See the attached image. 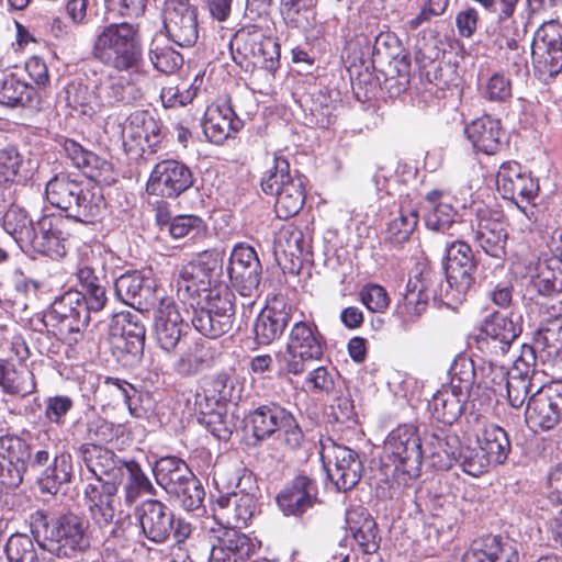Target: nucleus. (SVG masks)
I'll list each match as a JSON object with an SVG mask.
<instances>
[{
	"instance_id": "nucleus-1",
	"label": "nucleus",
	"mask_w": 562,
	"mask_h": 562,
	"mask_svg": "<svg viewBox=\"0 0 562 562\" xmlns=\"http://www.w3.org/2000/svg\"><path fill=\"white\" fill-rule=\"evenodd\" d=\"M475 270L476 262L471 247L460 240L451 243L446 248L445 294L438 291V274L429 270L420 271L408 279L403 299L396 306V315L403 324L408 325L426 311L431 299L447 301V304L461 303L474 289Z\"/></svg>"
},
{
	"instance_id": "nucleus-2",
	"label": "nucleus",
	"mask_w": 562,
	"mask_h": 562,
	"mask_svg": "<svg viewBox=\"0 0 562 562\" xmlns=\"http://www.w3.org/2000/svg\"><path fill=\"white\" fill-rule=\"evenodd\" d=\"M2 225L24 251L34 250L52 258L66 255L67 220L61 214H45L34 224L23 209L12 206L5 212Z\"/></svg>"
},
{
	"instance_id": "nucleus-3",
	"label": "nucleus",
	"mask_w": 562,
	"mask_h": 562,
	"mask_svg": "<svg viewBox=\"0 0 562 562\" xmlns=\"http://www.w3.org/2000/svg\"><path fill=\"white\" fill-rule=\"evenodd\" d=\"M45 194L53 206L67 213L64 217L67 221L90 223L104 207V198L98 186L81 182L68 173L53 177L46 184Z\"/></svg>"
},
{
	"instance_id": "nucleus-4",
	"label": "nucleus",
	"mask_w": 562,
	"mask_h": 562,
	"mask_svg": "<svg viewBox=\"0 0 562 562\" xmlns=\"http://www.w3.org/2000/svg\"><path fill=\"white\" fill-rule=\"evenodd\" d=\"M92 54L99 61L119 71H139L143 47L138 29L127 22L102 27L94 38Z\"/></svg>"
},
{
	"instance_id": "nucleus-5",
	"label": "nucleus",
	"mask_w": 562,
	"mask_h": 562,
	"mask_svg": "<svg viewBox=\"0 0 562 562\" xmlns=\"http://www.w3.org/2000/svg\"><path fill=\"white\" fill-rule=\"evenodd\" d=\"M33 533L41 537L40 546L49 553L61 558L70 557L89 547L88 524L77 515L67 514L47 521L42 512L33 517Z\"/></svg>"
},
{
	"instance_id": "nucleus-6",
	"label": "nucleus",
	"mask_w": 562,
	"mask_h": 562,
	"mask_svg": "<svg viewBox=\"0 0 562 562\" xmlns=\"http://www.w3.org/2000/svg\"><path fill=\"white\" fill-rule=\"evenodd\" d=\"M383 454L386 464L393 465L398 483L408 484L418 477L424 454L418 429L407 424L393 429L384 440Z\"/></svg>"
},
{
	"instance_id": "nucleus-7",
	"label": "nucleus",
	"mask_w": 562,
	"mask_h": 562,
	"mask_svg": "<svg viewBox=\"0 0 562 562\" xmlns=\"http://www.w3.org/2000/svg\"><path fill=\"white\" fill-rule=\"evenodd\" d=\"M261 188L266 194L276 195V214L286 220L296 215L305 202L304 178L291 172L288 160L274 157L273 166L263 175Z\"/></svg>"
},
{
	"instance_id": "nucleus-8",
	"label": "nucleus",
	"mask_w": 562,
	"mask_h": 562,
	"mask_svg": "<svg viewBox=\"0 0 562 562\" xmlns=\"http://www.w3.org/2000/svg\"><path fill=\"white\" fill-rule=\"evenodd\" d=\"M153 472L157 484L183 509L191 512L202 505L203 486L184 461L176 457L161 458L156 461Z\"/></svg>"
},
{
	"instance_id": "nucleus-9",
	"label": "nucleus",
	"mask_w": 562,
	"mask_h": 562,
	"mask_svg": "<svg viewBox=\"0 0 562 562\" xmlns=\"http://www.w3.org/2000/svg\"><path fill=\"white\" fill-rule=\"evenodd\" d=\"M257 492L250 474L239 479L235 491H220L213 506L214 521L234 528L246 527L258 512Z\"/></svg>"
},
{
	"instance_id": "nucleus-10",
	"label": "nucleus",
	"mask_w": 562,
	"mask_h": 562,
	"mask_svg": "<svg viewBox=\"0 0 562 562\" xmlns=\"http://www.w3.org/2000/svg\"><path fill=\"white\" fill-rule=\"evenodd\" d=\"M90 313L93 311L85 304L83 296L77 290H69L55 300L46 317L61 339L74 344L87 327Z\"/></svg>"
},
{
	"instance_id": "nucleus-11",
	"label": "nucleus",
	"mask_w": 562,
	"mask_h": 562,
	"mask_svg": "<svg viewBox=\"0 0 562 562\" xmlns=\"http://www.w3.org/2000/svg\"><path fill=\"white\" fill-rule=\"evenodd\" d=\"M319 453L324 469L338 491L347 492L358 484L362 462L357 452L328 438L321 442Z\"/></svg>"
},
{
	"instance_id": "nucleus-12",
	"label": "nucleus",
	"mask_w": 562,
	"mask_h": 562,
	"mask_svg": "<svg viewBox=\"0 0 562 562\" xmlns=\"http://www.w3.org/2000/svg\"><path fill=\"white\" fill-rule=\"evenodd\" d=\"M323 352L324 340L317 326L314 323L299 321L290 331L281 360L288 372L300 374L304 371L306 361L319 360Z\"/></svg>"
},
{
	"instance_id": "nucleus-13",
	"label": "nucleus",
	"mask_w": 562,
	"mask_h": 562,
	"mask_svg": "<svg viewBox=\"0 0 562 562\" xmlns=\"http://www.w3.org/2000/svg\"><path fill=\"white\" fill-rule=\"evenodd\" d=\"M249 425L258 440L278 432L291 449L297 448L303 440V432L293 415L278 405H265L255 409L249 415Z\"/></svg>"
},
{
	"instance_id": "nucleus-14",
	"label": "nucleus",
	"mask_w": 562,
	"mask_h": 562,
	"mask_svg": "<svg viewBox=\"0 0 562 562\" xmlns=\"http://www.w3.org/2000/svg\"><path fill=\"white\" fill-rule=\"evenodd\" d=\"M207 532L211 543L209 562H247L256 552L255 542L239 528L213 521Z\"/></svg>"
},
{
	"instance_id": "nucleus-15",
	"label": "nucleus",
	"mask_w": 562,
	"mask_h": 562,
	"mask_svg": "<svg viewBox=\"0 0 562 562\" xmlns=\"http://www.w3.org/2000/svg\"><path fill=\"white\" fill-rule=\"evenodd\" d=\"M525 417L535 432L553 429L562 420V382L540 386L530 396Z\"/></svg>"
},
{
	"instance_id": "nucleus-16",
	"label": "nucleus",
	"mask_w": 562,
	"mask_h": 562,
	"mask_svg": "<svg viewBox=\"0 0 562 562\" xmlns=\"http://www.w3.org/2000/svg\"><path fill=\"white\" fill-rule=\"evenodd\" d=\"M496 188L499 194L510 201L528 216V205L536 199L539 190L537 181L516 161L501 165L496 175Z\"/></svg>"
},
{
	"instance_id": "nucleus-17",
	"label": "nucleus",
	"mask_w": 562,
	"mask_h": 562,
	"mask_svg": "<svg viewBox=\"0 0 562 562\" xmlns=\"http://www.w3.org/2000/svg\"><path fill=\"white\" fill-rule=\"evenodd\" d=\"M532 60L543 77H553L562 70V24L558 21L544 22L535 33Z\"/></svg>"
},
{
	"instance_id": "nucleus-18",
	"label": "nucleus",
	"mask_w": 562,
	"mask_h": 562,
	"mask_svg": "<svg viewBox=\"0 0 562 562\" xmlns=\"http://www.w3.org/2000/svg\"><path fill=\"white\" fill-rule=\"evenodd\" d=\"M193 184L190 168L181 161L166 159L155 165L147 180L146 190L151 195L177 198Z\"/></svg>"
},
{
	"instance_id": "nucleus-19",
	"label": "nucleus",
	"mask_w": 562,
	"mask_h": 562,
	"mask_svg": "<svg viewBox=\"0 0 562 562\" xmlns=\"http://www.w3.org/2000/svg\"><path fill=\"white\" fill-rule=\"evenodd\" d=\"M164 25L168 36L181 47L194 45L199 37L196 10L183 0H167Z\"/></svg>"
},
{
	"instance_id": "nucleus-20",
	"label": "nucleus",
	"mask_w": 562,
	"mask_h": 562,
	"mask_svg": "<svg viewBox=\"0 0 562 562\" xmlns=\"http://www.w3.org/2000/svg\"><path fill=\"white\" fill-rule=\"evenodd\" d=\"M471 227L474 240L486 255L498 260L505 258L508 235L497 212L479 210Z\"/></svg>"
},
{
	"instance_id": "nucleus-21",
	"label": "nucleus",
	"mask_w": 562,
	"mask_h": 562,
	"mask_svg": "<svg viewBox=\"0 0 562 562\" xmlns=\"http://www.w3.org/2000/svg\"><path fill=\"white\" fill-rule=\"evenodd\" d=\"M156 281L151 270L132 271L122 274L115 281L117 297L127 305L139 310L147 308L159 301Z\"/></svg>"
},
{
	"instance_id": "nucleus-22",
	"label": "nucleus",
	"mask_w": 562,
	"mask_h": 562,
	"mask_svg": "<svg viewBox=\"0 0 562 562\" xmlns=\"http://www.w3.org/2000/svg\"><path fill=\"white\" fill-rule=\"evenodd\" d=\"M135 518L137 519L142 533L155 543L165 542L175 524L172 512L160 501L147 499L135 508Z\"/></svg>"
},
{
	"instance_id": "nucleus-23",
	"label": "nucleus",
	"mask_w": 562,
	"mask_h": 562,
	"mask_svg": "<svg viewBox=\"0 0 562 562\" xmlns=\"http://www.w3.org/2000/svg\"><path fill=\"white\" fill-rule=\"evenodd\" d=\"M31 460V447L18 436L0 438V480L9 486H18L23 479L26 462Z\"/></svg>"
},
{
	"instance_id": "nucleus-24",
	"label": "nucleus",
	"mask_w": 562,
	"mask_h": 562,
	"mask_svg": "<svg viewBox=\"0 0 562 562\" xmlns=\"http://www.w3.org/2000/svg\"><path fill=\"white\" fill-rule=\"evenodd\" d=\"M518 542L509 537L486 536L474 540L462 562H519Z\"/></svg>"
},
{
	"instance_id": "nucleus-25",
	"label": "nucleus",
	"mask_w": 562,
	"mask_h": 562,
	"mask_svg": "<svg viewBox=\"0 0 562 562\" xmlns=\"http://www.w3.org/2000/svg\"><path fill=\"white\" fill-rule=\"evenodd\" d=\"M187 324L183 322L175 301L161 296L154 317L155 338L161 349L173 350L179 344Z\"/></svg>"
},
{
	"instance_id": "nucleus-26",
	"label": "nucleus",
	"mask_w": 562,
	"mask_h": 562,
	"mask_svg": "<svg viewBox=\"0 0 562 562\" xmlns=\"http://www.w3.org/2000/svg\"><path fill=\"white\" fill-rule=\"evenodd\" d=\"M79 456L93 481L122 483L124 467L128 461L120 460L113 451L95 443H85L79 448Z\"/></svg>"
},
{
	"instance_id": "nucleus-27",
	"label": "nucleus",
	"mask_w": 562,
	"mask_h": 562,
	"mask_svg": "<svg viewBox=\"0 0 562 562\" xmlns=\"http://www.w3.org/2000/svg\"><path fill=\"white\" fill-rule=\"evenodd\" d=\"M121 483L93 481L86 485L83 494L93 521L100 527L110 525L115 517L117 487Z\"/></svg>"
},
{
	"instance_id": "nucleus-28",
	"label": "nucleus",
	"mask_w": 562,
	"mask_h": 562,
	"mask_svg": "<svg viewBox=\"0 0 562 562\" xmlns=\"http://www.w3.org/2000/svg\"><path fill=\"white\" fill-rule=\"evenodd\" d=\"M241 126V120L236 116L228 102L214 103L207 106L204 114L203 132L211 143H224L232 133L239 131Z\"/></svg>"
},
{
	"instance_id": "nucleus-29",
	"label": "nucleus",
	"mask_w": 562,
	"mask_h": 562,
	"mask_svg": "<svg viewBox=\"0 0 562 562\" xmlns=\"http://www.w3.org/2000/svg\"><path fill=\"white\" fill-rule=\"evenodd\" d=\"M317 488L307 476H296L277 497V503L285 516H300L316 502Z\"/></svg>"
},
{
	"instance_id": "nucleus-30",
	"label": "nucleus",
	"mask_w": 562,
	"mask_h": 562,
	"mask_svg": "<svg viewBox=\"0 0 562 562\" xmlns=\"http://www.w3.org/2000/svg\"><path fill=\"white\" fill-rule=\"evenodd\" d=\"M100 112L120 104H128L137 100L139 90L124 75H109L94 85Z\"/></svg>"
},
{
	"instance_id": "nucleus-31",
	"label": "nucleus",
	"mask_w": 562,
	"mask_h": 562,
	"mask_svg": "<svg viewBox=\"0 0 562 562\" xmlns=\"http://www.w3.org/2000/svg\"><path fill=\"white\" fill-rule=\"evenodd\" d=\"M465 134L474 149L486 155L496 154L503 146L501 122L488 115L472 121L465 127Z\"/></svg>"
},
{
	"instance_id": "nucleus-32",
	"label": "nucleus",
	"mask_w": 562,
	"mask_h": 562,
	"mask_svg": "<svg viewBox=\"0 0 562 562\" xmlns=\"http://www.w3.org/2000/svg\"><path fill=\"white\" fill-rule=\"evenodd\" d=\"M291 319L290 308L285 305H267L258 314L254 324L255 340L258 345H270L279 338Z\"/></svg>"
},
{
	"instance_id": "nucleus-33",
	"label": "nucleus",
	"mask_w": 562,
	"mask_h": 562,
	"mask_svg": "<svg viewBox=\"0 0 562 562\" xmlns=\"http://www.w3.org/2000/svg\"><path fill=\"white\" fill-rule=\"evenodd\" d=\"M468 396H461L452 387L443 384L428 402V411L434 419L451 425L461 416Z\"/></svg>"
},
{
	"instance_id": "nucleus-34",
	"label": "nucleus",
	"mask_w": 562,
	"mask_h": 562,
	"mask_svg": "<svg viewBox=\"0 0 562 562\" xmlns=\"http://www.w3.org/2000/svg\"><path fill=\"white\" fill-rule=\"evenodd\" d=\"M474 443L481 446L494 465L503 464L512 449L507 432L495 424L483 425L474 436Z\"/></svg>"
},
{
	"instance_id": "nucleus-35",
	"label": "nucleus",
	"mask_w": 562,
	"mask_h": 562,
	"mask_svg": "<svg viewBox=\"0 0 562 562\" xmlns=\"http://www.w3.org/2000/svg\"><path fill=\"white\" fill-rule=\"evenodd\" d=\"M446 194L441 190H431L426 196L425 224L431 231L445 232L454 223L457 212L453 206L446 201Z\"/></svg>"
},
{
	"instance_id": "nucleus-36",
	"label": "nucleus",
	"mask_w": 562,
	"mask_h": 562,
	"mask_svg": "<svg viewBox=\"0 0 562 562\" xmlns=\"http://www.w3.org/2000/svg\"><path fill=\"white\" fill-rule=\"evenodd\" d=\"M460 439L454 434H448L443 430L431 434L427 440L426 450L432 460V465L439 470H447L452 467L456 461Z\"/></svg>"
},
{
	"instance_id": "nucleus-37",
	"label": "nucleus",
	"mask_w": 562,
	"mask_h": 562,
	"mask_svg": "<svg viewBox=\"0 0 562 562\" xmlns=\"http://www.w3.org/2000/svg\"><path fill=\"white\" fill-rule=\"evenodd\" d=\"M483 331L505 352L521 333L520 316L494 314L485 322Z\"/></svg>"
},
{
	"instance_id": "nucleus-38",
	"label": "nucleus",
	"mask_w": 562,
	"mask_h": 562,
	"mask_svg": "<svg viewBox=\"0 0 562 562\" xmlns=\"http://www.w3.org/2000/svg\"><path fill=\"white\" fill-rule=\"evenodd\" d=\"M347 524L356 542L364 553L371 554L379 549L380 537L376 524L369 514L364 512L348 513Z\"/></svg>"
},
{
	"instance_id": "nucleus-39",
	"label": "nucleus",
	"mask_w": 562,
	"mask_h": 562,
	"mask_svg": "<svg viewBox=\"0 0 562 562\" xmlns=\"http://www.w3.org/2000/svg\"><path fill=\"white\" fill-rule=\"evenodd\" d=\"M236 41H243V50L246 56L254 58V64L265 67H272L276 57L279 55L277 43L270 37L263 36L260 32L237 34Z\"/></svg>"
},
{
	"instance_id": "nucleus-40",
	"label": "nucleus",
	"mask_w": 562,
	"mask_h": 562,
	"mask_svg": "<svg viewBox=\"0 0 562 562\" xmlns=\"http://www.w3.org/2000/svg\"><path fill=\"white\" fill-rule=\"evenodd\" d=\"M520 0H493L494 8L491 13L496 15L495 32L510 49L517 48V37L519 36V29L514 13Z\"/></svg>"
},
{
	"instance_id": "nucleus-41",
	"label": "nucleus",
	"mask_w": 562,
	"mask_h": 562,
	"mask_svg": "<svg viewBox=\"0 0 562 562\" xmlns=\"http://www.w3.org/2000/svg\"><path fill=\"white\" fill-rule=\"evenodd\" d=\"M36 97V90L15 74L4 75L0 80V105L24 108Z\"/></svg>"
},
{
	"instance_id": "nucleus-42",
	"label": "nucleus",
	"mask_w": 562,
	"mask_h": 562,
	"mask_svg": "<svg viewBox=\"0 0 562 562\" xmlns=\"http://www.w3.org/2000/svg\"><path fill=\"white\" fill-rule=\"evenodd\" d=\"M276 248L292 261H301L310 254L311 239L299 227L286 225L277 235Z\"/></svg>"
},
{
	"instance_id": "nucleus-43",
	"label": "nucleus",
	"mask_w": 562,
	"mask_h": 562,
	"mask_svg": "<svg viewBox=\"0 0 562 562\" xmlns=\"http://www.w3.org/2000/svg\"><path fill=\"white\" fill-rule=\"evenodd\" d=\"M477 379V366L463 355L458 356L449 369V382L446 384L457 391L461 396H470Z\"/></svg>"
},
{
	"instance_id": "nucleus-44",
	"label": "nucleus",
	"mask_w": 562,
	"mask_h": 562,
	"mask_svg": "<svg viewBox=\"0 0 562 562\" xmlns=\"http://www.w3.org/2000/svg\"><path fill=\"white\" fill-rule=\"evenodd\" d=\"M72 475V459L68 453H61L54 459V463L44 470L38 479L41 491L56 494L61 485L69 483Z\"/></svg>"
},
{
	"instance_id": "nucleus-45",
	"label": "nucleus",
	"mask_w": 562,
	"mask_h": 562,
	"mask_svg": "<svg viewBox=\"0 0 562 562\" xmlns=\"http://www.w3.org/2000/svg\"><path fill=\"white\" fill-rule=\"evenodd\" d=\"M67 105L79 115L92 119L100 113L94 86L71 82L66 88Z\"/></svg>"
},
{
	"instance_id": "nucleus-46",
	"label": "nucleus",
	"mask_w": 562,
	"mask_h": 562,
	"mask_svg": "<svg viewBox=\"0 0 562 562\" xmlns=\"http://www.w3.org/2000/svg\"><path fill=\"white\" fill-rule=\"evenodd\" d=\"M457 463L463 472L472 476H480L486 473L491 465H494L479 443H474V438H467L460 448L456 458Z\"/></svg>"
},
{
	"instance_id": "nucleus-47",
	"label": "nucleus",
	"mask_w": 562,
	"mask_h": 562,
	"mask_svg": "<svg viewBox=\"0 0 562 562\" xmlns=\"http://www.w3.org/2000/svg\"><path fill=\"white\" fill-rule=\"evenodd\" d=\"M531 288L539 294L552 295L562 291V260L550 258L538 265V272L533 274Z\"/></svg>"
},
{
	"instance_id": "nucleus-48",
	"label": "nucleus",
	"mask_w": 562,
	"mask_h": 562,
	"mask_svg": "<svg viewBox=\"0 0 562 562\" xmlns=\"http://www.w3.org/2000/svg\"><path fill=\"white\" fill-rule=\"evenodd\" d=\"M126 131L138 145L156 147L160 143V124L148 113L137 112L130 117Z\"/></svg>"
},
{
	"instance_id": "nucleus-49",
	"label": "nucleus",
	"mask_w": 562,
	"mask_h": 562,
	"mask_svg": "<svg viewBox=\"0 0 562 562\" xmlns=\"http://www.w3.org/2000/svg\"><path fill=\"white\" fill-rule=\"evenodd\" d=\"M177 293L178 296L186 301L190 297H193L200 291H205L210 286L209 278L206 274L198 267L194 259H192L187 265H183L179 270L178 279L176 281Z\"/></svg>"
},
{
	"instance_id": "nucleus-50",
	"label": "nucleus",
	"mask_w": 562,
	"mask_h": 562,
	"mask_svg": "<svg viewBox=\"0 0 562 562\" xmlns=\"http://www.w3.org/2000/svg\"><path fill=\"white\" fill-rule=\"evenodd\" d=\"M63 148L72 165L83 170L90 178L98 177V171L108 170L109 164L98 157L94 153L85 149L79 143L72 139H66Z\"/></svg>"
},
{
	"instance_id": "nucleus-51",
	"label": "nucleus",
	"mask_w": 562,
	"mask_h": 562,
	"mask_svg": "<svg viewBox=\"0 0 562 562\" xmlns=\"http://www.w3.org/2000/svg\"><path fill=\"white\" fill-rule=\"evenodd\" d=\"M124 477H126L124 484V501L127 505H132L143 493L150 495L156 494L154 485L137 462H127L123 471V479Z\"/></svg>"
},
{
	"instance_id": "nucleus-52",
	"label": "nucleus",
	"mask_w": 562,
	"mask_h": 562,
	"mask_svg": "<svg viewBox=\"0 0 562 562\" xmlns=\"http://www.w3.org/2000/svg\"><path fill=\"white\" fill-rule=\"evenodd\" d=\"M121 329L120 340L123 342L124 348L128 353L138 356L143 352L145 345V326L136 315H123L119 321Z\"/></svg>"
},
{
	"instance_id": "nucleus-53",
	"label": "nucleus",
	"mask_w": 562,
	"mask_h": 562,
	"mask_svg": "<svg viewBox=\"0 0 562 562\" xmlns=\"http://www.w3.org/2000/svg\"><path fill=\"white\" fill-rule=\"evenodd\" d=\"M417 223V209L412 204L401 205L397 214L387 225V238L393 243H404L414 232Z\"/></svg>"
},
{
	"instance_id": "nucleus-54",
	"label": "nucleus",
	"mask_w": 562,
	"mask_h": 562,
	"mask_svg": "<svg viewBox=\"0 0 562 562\" xmlns=\"http://www.w3.org/2000/svg\"><path fill=\"white\" fill-rule=\"evenodd\" d=\"M192 325L203 336L215 339L232 328L233 321L201 306L194 311Z\"/></svg>"
},
{
	"instance_id": "nucleus-55",
	"label": "nucleus",
	"mask_w": 562,
	"mask_h": 562,
	"mask_svg": "<svg viewBox=\"0 0 562 562\" xmlns=\"http://www.w3.org/2000/svg\"><path fill=\"white\" fill-rule=\"evenodd\" d=\"M203 307L233 321L235 314L234 293L226 284H217L204 291Z\"/></svg>"
},
{
	"instance_id": "nucleus-56",
	"label": "nucleus",
	"mask_w": 562,
	"mask_h": 562,
	"mask_svg": "<svg viewBox=\"0 0 562 562\" xmlns=\"http://www.w3.org/2000/svg\"><path fill=\"white\" fill-rule=\"evenodd\" d=\"M507 378V369L491 361H482L477 366L475 387L494 394L502 393Z\"/></svg>"
},
{
	"instance_id": "nucleus-57",
	"label": "nucleus",
	"mask_w": 562,
	"mask_h": 562,
	"mask_svg": "<svg viewBox=\"0 0 562 562\" xmlns=\"http://www.w3.org/2000/svg\"><path fill=\"white\" fill-rule=\"evenodd\" d=\"M537 349L547 352L548 357H557L562 353V316L549 321L535 336Z\"/></svg>"
},
{
	"instance_id": "nucleus-58",
	"label": "nucleus",
	"mask_w": 562,
	"mask_h": 562,
	"mask_svg": "<svg viewBox=\"0 0 562 562\" xmlns=\"http://www.w3.org/2000/svg\"><path fill=\"white\" fill-rule=\"evenodd\" d=\"M209 349L205 342H195L192 347H189L176 361L175 370L181 375H193L196 374L209 363Z\"/></svg>"
},
{
	"instance_id": "nucleus-59",
	"label": "nucleus",
	"mask_w": 562,
	"mask_h": 562,
	"mask_svg": "<svg viewBox=\"0 0 562 562\" xmlns=\"http://www.w3.org/2000/svg\"><path fill=\"white\" fill-rule=\"evenodd\" d=\"M149 60L154 68L164 74H171L183 64V57L168 45H160L156 41L150 44Z\"/></svg>"
},
{
	"instance_id": "nucleus-60",
	"label": "nucleus",
	"mask_w": 562,
	"mask_h": 562,
	"mask_svg": "<svg viewBox=\"0 0 562 562\" xmlns=\"http://www.w3.org/2000/svg\"><path fill=\"white\" fill-rule=\"evenodd\" d=\"M481 93L490 102H508L513 95L512 80L503 72H494L481 85Z\"/></svg>"
},
{
	"instance_id": "nucleus-61",
	"label": "nucleus",
	"mask_w": 562,
	"mask_h": 562,
	"mask_svg": "<svg viewBox=\"0 0 562 562\" xmlns=\"http://www.w3.org/2000/svg\"><path fill=\"white\" fill-rule=\"evenodd\" d=\"M374 50L383 54L386 58L393 59L406 70L409 68L411 59L402 47L400 38L392 32H381L374 42Z\"/></svg>"
},
{
	"instance_id": "nucleus-62",
	"label": "nucleus",
	"mask_w": 562,
	"mask_h": 562,
	"mask_svg": "<svg viewBox=\"0 0 562 562\" xmlns=\"http://www.w3.org/2000/svg\"><path fill=\"white\" fill-rule=\"evenodd\" d=\"M261 271V263H254L249 268L228 271V276L232 285L240 295L252 296L258 291Z\"/></svg>"
},
{
	"instance_id": "nucleus-63",
	"label": "nucleus",
	"mask_w": 562,
	"mask_h": 562,
	"mask_svg": "<svg viewBox=\"0 0 562 562\" xmlns=\"http://www.w3.org/2000/svg\"><path fill=\"white\" fill-rule=\"evenodd\" d=\"M4 393L25 397L36 390L34 373L30 370L18 371L14 367L7 373L1 385Z\"/></svg>"
},
{
	"instance_id": "nucleus-64",
	"label": "nucleus",
	"mask_w": 562,
	"mask_h": 562,
	"mask_svg": "<svg viewBox=\"0 0 562 562\" xmlns=\"http://www.w3.org/2000/svg\"><path fill=\"white\" fill-rule=\"evenodd\" d=\"M9 562H38L33 540L22 533L12 535L5 546Z\"/></svg>"
}]
</instances>
